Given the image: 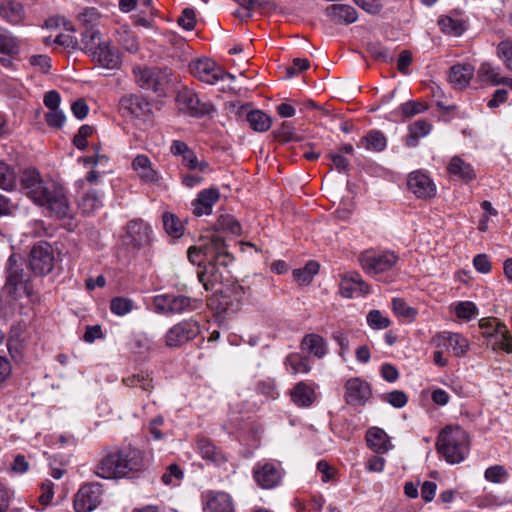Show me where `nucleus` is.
Returning a JSON list of instances; mask_svg holds the SVG:
<instances>
[{"instance_id": "f257e3e1", "label": "nucleus", "mask_w": 512, "mask_h": 512, "mask_svg": "<svg viewBox=\"0 0 512 512\" xmlns=\"http://www.w3.org/2000/svg\"><path fill=\"white\" fill-rule=\"evenodd\" d=\"M32 296L31 276L24 270L21 256L10 255L6 264V282L0 296V318L28 317Z\"/></svg>"}, {"instance_id": "f03ea898", "label": "nucleus", "mask_w": 512, "mask_h": 512, "mask_svg": "<svg viewBox=\"0 0 512 512\" xmlns=\"http://www.w3.org/2000/svg\"><path fill=\"white\" fill-rule=\"evenodd\" d=\"M228 247L229 245L223 236L212 234L202 244L188 248L189 261L202 267L197 272L198 279L207 291L214 290L215 285L223 282L224 275L220 268H227L234 260V256L228 250Z\"/></svg>"}, {"instance_id": "7ed1b4c3", "label": "nucleus", "mask_w": 512, "mask_h": 512, "mask_svg": "<svg viewBox=\"0 0 512 512\" xmlns=\"http://www.w3.org/2000/svg\"><path fill=\"white\" fill-rule=\"evenodd\" d=\"M20 182L26 196L43 207L50 216L59 219L69 216V201L66 190L60 183L52 179L44 180L36 169L25 170Z\"/></svg>"}, {"instance_id": "20e7f679", "label": "nucleus", "mask_w": 512, "mask_h": 512, "mask_svg": "<svg viewBox=\"0 0 512 512\" xmlns=\"http://www.w3.org/2000/svg\"><path fill=\"white\" fill-rule=\"evenodd\" d=\"M20 182L26 196L43 207L50 216L59 219L69 216V201L66 190L60 183L52 179L44 180L36 169L25 170Z\"/></svg>"}, {"instance_id": "39448f33", "label": "nucleus", "mask_w": 512, "mask_h": 512, "mask_svg": "<svg viewBox=\"0 0 512 512\" xmlns=\"http://www.w3.org/2000/svg\"><path fill=\"white\" fill-rule=\"evenodd\" d=\"M148 467L145 453L131 445L107 453L96 466V474L104 479H119Z\"/></svg>"}, {"instance_id": "423d86ee", "label": "nucleus", "mask_w": 512, "mask_h": 512, "mask_svg": "<svg viewBox=\"0 0 512 512\" xmlns=\"http://www.w3.org/2000/svg\"><path fill=\"white\" fill-rule=\"evenodd\" d=\"M436 449L448 463H461L469 453L467 432L459 426H446L438 435Z\"/></svg>"}, {"instance_id": "0eeeda50", "label": "nucleus", "mask_w": 512, "mask_h": 512, "mask_svg": "<svg viewBox=\"0 0 512 512\" xmlns=\"http://www.w3.org/2000/svg\"><path fill=\"white\" fill-rule=\"evenodd\" d=\"M360 264L363 270L377 280H385V273L394 269L399 261L398 255L393 251L365 250L360 254Z\"/></svg>"}, {"instance_id": "6e6552de", "label": "nucleus", "mask_w": 512, "mask_h": 512, "mask_svg": "<svg viewBox=\"0 0 512 512\" xmlns=\"http://www.w3.org/2000/svg\"><path fill=\"white\" fill-rule=\"evenodd\" d=\"M202 305L199 299L184 295L160 294L153 297L150 309L156 313L170 315L197 310Z\"/></svg>"}, {"instance_id": "1a4fd4ad", "label": "nucleus", "mask_w": 512, "mask_h": 512, "mask_svg": "<svg viewBox=\"0 0 512 512\" xmlns=\"http://www.w3.org/2000/svg\"><path fill=\"white\" fill-rule=\"evenodd\" d=\"M175 100L179 110L193 118H204L215 112V107L210 101L203 100L194 89L187 86L178 90Z\"/></svg>"}, {"instance_id": "9d476101", "label": "nucleus", "mask_w": 512, "mask_h": 512, "mask_svg": "<svg viewBox=\"0 0 512 512\" xmlns=\"http://www.w3.org/2000/svg\"><path fill=\"white\" fill-rule=\"evenodd\" d=\"M133 72L139 87L158 95L165 93L172 76V70L167 67H138Z\"/></svg>"}, {"instance_id": "9b49d317", "label": "nucleus", "mask_w": 512, "mask_h": 512, "mask_svg": "<svg viewBox=\"0 0 512 512\" xmlns=\"http://www.w3.org/2000/svg\"><path fill=\"white\" fill-rule=\"evenodd\" d=\"M119 111L125 117L143 122L152 117V103L140 94H125L119 100Z\"/></svg>"}, {"instance_id": "f8f14e48", "label": "nucleus", "mask_w": 512, "mask_h": 512, "mask_svg": "<svg viewBox=\"0 0 512 512\" xmlns=\"http://www.w3.org/2000/svg\"><path fill=\"white\" fill-rule=\"evenodd\" d=\"M103 489L100 483L83 484L74 496L73 506L76 512H92L102 502Z\"/></svg>"}, {"instance_id": "ddd939ff", "label": "nucleus", "mask_w": 512, "mask_h": 512, "mask_svg": "<svg viewBox=\"0 0 512 512\" xmlns=\"http://www.w3.org/2000/svg\"><path fill=\"white\" fill-rule=\"evenodd\" d=\"M479 329L488 338L493 350H504L512 353V337L503 322H479Z\"/></svg>"}, {"instance_id": "4468645a", "label": "nucleus", "mask_w": 512, "mask_h": 512, "mask_svg": "<svg viewBox=\"0 0 512 512\" xmlns=\"http://www.w3.org/2000/svg\"><path fill=\"white\" fill-rule=\"evenodd\" d=\"M54 253L50 244L41 241L33 246L29 255V267L38 276L50 273L54 267Z\"/></svg>"}, {"instance_id": "2eb2a0df", "label": "nucleus", "mask_w": 512, "mask_h": 512, "mask_svg": "<svg viewBox=\"0 0 512 512\" xmlns=\"http://www.w3.org/2000/svg\"><path fill=\"white\" fill-rule=\"evenodd\" d=\"M191 74L201 82L207 84H215L225 78H233V76L218 66L213 60L208 58L197 59L189 65Z\"/></svg>"}, {"instance_id": "dca6fc26", "label": "nucleus", "mask_w": 512, "mask_h": 512, "mask_svg": "<svg viewBox=\"0 0 512 512\" xmlns=\"http://www.w3.org/2000/svg\"><path fill=\"white\" fill-rule=\"evenodd\" d=\"M170 152L173 156L181 157V164L189 171L205 172L209 169V163L200 161L196 153L181 140H173L170 146Z\"/></svg>"}, {"instance_id": "f3484780", "label": "nucleus", "mask_w": 512, "mask_h": 512, "mask_svg": "<svg viewBox=\"0 0 512 512\" xmlns=\"http://www.w3.org/2000/svg\"><path fill=\"white\" fill-rule=\"evenodd\" d=\"M152 234L151 225L142 219H134L127 223L126 236L129 244L136 249L151 245Z\"/></svg>"}, {"instance_id": "a211bd4d", "label": "nucleus", "mask_w": 512, "mask_h": 512, "mask_svg": "<svg viewBox=\"0 0 512 512\" xmlns=\"http://www.w3.org/2000/svg\"><path fill=\"white\" fill-rule=\"evenodd\" d=\"M199 334L196 322H178L170 328L165 337L166 345L177 348L194 339Z\"/></svg>"}, {"instance_id": "6ab92c4d", "label": "nucleus", "mask_w": 512, "mask_h": 512, "mask_svg": "<svg viewBox=\"0 0 512 512\" xmlns=\"http://www.w3.org/2000/svg\"><path fill=\"white\" fill-rule=\"evenodd\" d=\"M344 388V400L352 406L364 405L372 394L369 383L359 377L348 379Z\"/></svg>"}, {"instance_id": "aec40b11", "label": "nucleus", "mask_w": 512, "mask_h": 512, "mask_svg": "<svg viewBox=\"0 0 512 512\" xmlns=\"http://www.w3.org/2000/svg\"><path fill=\"white\" fill-rule=\"evenodd\" d=\"M407 186L417 198L428 199L436 195V186L433 180L420 170L408 175Z\"/></svg>"}, {"instance_id": "412c9836", "label": "nucleus", "mask_w": 512, "mask_h": 512, "mask_svg": "<svg viewBox=\"0 0 512 512\" xmlns=\"http://www.w3.org/2000/svg\"><path fill=\"white\" fill-rule=\"evenodd\" d=\"M339 291L345 298H354L369 294L370 287L359 273L352 272L342 278Z\"/></svg>"}, {"instance_id": "4be33fe9", "label": "nucleus", "mask_w": 512, "mask_h": 512, "mask_svg": "<svg viewBox=\"0 0 512 512\" xmlns=\"http://www.w3.org/2000/svg\"><path fill=\"white\" fill-rule=\"evenodd\" d=\"M219 198L218 188L211 187L201 190L191 203L193 214L198 217L211 214L212 208Z\"/></svg>"}, {"instance_id": "5701e85b", "label": "nucleus", "mask_w": 512, "mask_h": 512, "mask_svg": "<svg viewBox=\"0 0 512 512\" xmlns=\"http://www.w3.org/2000/svg\"><path fill=\"white\" fill-rule=\"evenodd\" d=\"M0 17L13 26L21 25L26 17L25 8L17 0H0Z\"/></svg>"}, {"instance_id": "b1692460", "label": "nucleus", "mask_w": 512, "mask_h": 512, "mask_svg": "<svg viewBox=\"0 0 512 512\" xmlns=\"http://www.w3.org/2000/svg\"><path fill=\"white\" fill-rule=\"evenodd\" d=\"M448 174L465 184H469L476 179L474 167L464 161L460 156H453L447 165Z\"/></svg>"}, {"instance_id": "393cba45", "label": "nucleus", "mask_w": 512, "mask_h": 512, "mask_svg": "<svg viewBox=\"0 0 512 512\" xmlns=\"http://www.w3.org/2000/svg\"><path fill=\"white\" fill-rule=\"evenodd\" d=\"M93 61L106 69H118L121 65V57L116 47L107 42L92 55Z\"/></svg>"}, {"instance_id": "a878e982", "label": "nucleus", "mask_w": 512, "mask_h": 512, "mask_svg": "<svg viewBox=\"0 0 512 512\" xmlns=\"http://www.w3.org/2000/svg\"><path fill=\"white\" fill-rule=\"evenodd\" d=\"M283 471L280 464L267 462L258 468V485L265 489H272L281 482Z\"/></svg>"}, {"instance_id": "bb28decb", "label": "nucleus", "mask_w": 512, "mask_h": 512, "mask_svg": "<svg viewBox=\"0 0 512 512\" xmlns=\"http://www.w3.org/2000/svg\"><path fill=\"white\" fill-rule=\"evenodd\" d=\"M326 12L336 24L350 25L358 19L357 10L348 4H332L327 7Z\"/></svg>"}, {"instance_id": "cd10ccee", "label": "nucleus", "mask_w": 512, "mask_h": 512, "mask_svg": "<svg viewBox=\"0 0 512 512\" xmlns=\"http://www.w3.org/2000/svg\"><path fill=\"white\" fill-rule=\"evenodd\" d=\"M474 66L470 63H457L449 70V82L458 89H463L469 85L474 76Z\"/></svg>"}, {"instance_id": "c85d7f7f", "label": "nucleus", "mask_w": 512, "mask_h": 512, "mask_svg": "<svg viewBox=\"0 0 512 512\" xmlns=\"http://www.w3.org/2000/svg\"><path fill=\"white\" fill-rule=\"evenodd\" d=\"M131 166L137 172L141 181L145 183H156L160 179L158 171L152 167V163L147 155H137L133 159Z\"/></svg>"}, {"instance_id": "c756f323", "label": "nucleus", "mask_w": 512, "mask_h": 512, "mask_svg": "<svg viewBox=\"0 0 512 512\" xmlns=\"http://www.w3.org/2000/svg\"><path fill=\"white\" fill-rule=\"evenodd\" d=\"M366 442L368 447L376 453L383 454L392 449L387 433L378 427H371L366 433Z\"/></svg>"}, {"instance_id": "7c9ffc66", "label": "nucleus", "mask_w": 512, "mask_h": 512, "mask_svg": "<svg viewBox=\"0 0 512 512\" xmlns=\"http://www.w3.org/2000/svg\"><path fill=\"white\" fill-rule=\"evenodd\" d=\"M205 512H234L231 497L224 492H210L207 494Z\"/></svg>"}, {"instance_id": "2f4dec72", "label": "nucleus", "mask_w": 512, "mask_h": 512, "mask_svg": "<svg viewBox=\"0 0 512 512\" xmlns=\"http://www.w3.org/2000/svg\"><path fill=\"white\" fill-rule=\"evenodd\" d=\"M357 146L364 147L368 151L382 152L387 147V138L382 131L372 129L361 137Z\"/></svg>"}, {"instance_id": "473e14b6", "label": "nucleus", "mask_w": 512, "mask_h": 512, "mask_svg": "<svg viewBox=\"0 0 512 512\" xmlns=\"http://www.w3.org/2000/svg\"><path fill=\"white\" fill-rule=\"evenodd\" d=\"M428 109L427 104L417 100H408L398 106L392 112L396 117V121L406 122L417 114L423 113Z\"/></svg>"}, {"instance_id": "72a5a7b5", "label": "nucleus", "mask_w": 512, "mask_h": 512, "mask_svg": "<svg viewBox=\"0 0 512 512\" xmlns=\"http://www.w3.org/2000/svg\"><path fill=\"white\" fill-rule=\"evenodd\" d=\"M300 346L303 351H307L309 354L319 359L323 358L327 353V346L324 338L315 333L305 335Z\"/></svg>"}, {"instance_id": "f704fd0d", "label": "nucleus", "mask_w": 512, "mask_h": 512, "mask_svg": "<svg viewBox=\"0 0 512 512\" xmlns=\"http://www.w3.org/2000/svg\"><path fill=\"white\" fill-rule=\"evenodd\" d=\"M106 41L101 38V33L98 29H84L81 32V44L79 49L92 57L97 50L104 45Z\"/></svg>"}, {"instance_id": "c9c22d12", "label": "nucleus", "mask_w": 512, "mask_h": 512, "mask_svg": "<svg viewBox=\"0 0 512 512\" xmlns=\"http://www.w3.org/2000/svg\"><path fill=\"white\" fill-rule=\"evenodd\" d=\"M437 25L442 33L455 37L461 36L466 30L464 20L449 15H441L437 20Z\"/></svg>"}, {"instance_id": "e433bc0d", "label": "nucleus", "mask_w": 512, "mask_h": 512, "mask_svg": "<svg viewBox=\"0 0 512 512\" xmlns=\"http://www.w3.org/2000/svg\"><path fill=\"white\" fill-rule=\"evenodd\" d=\"M291 397L296 405L300 407H309L315 400V392L310 385L300 382L292 389Z\"/></svg>"}, {"instance_id": "4c0bfd02", "label": "nucleus", "mask_w": 512, "mask_h": 512, "mask_svg": "<svg viewBox=\"0 0 512 512\" xmlns=\"http://www.w3.org/2000/svg\"><path fill=\"white\" fill-rule=\"evenodd\" d=\"M102 206V196L96 189H89L78 200V207L83 214L89 215Z\"/></svg>"}, {"instance_id": "58836bf2", "label": "nucleus", "mask_w": 512, "mask_h": 512, "mask_svg": "<svg viewBox=\"0 0 512 512\" xmlns=\"http://www.w3.org/2000/svg\"><path fill=\"white\" fill-rule=\"evenodd\" d=\"M432 129V125L425 119H419L409 125V134L407 136L406 143L410 147H414L418 144V140L427 136Z\"/></svg>"}, {"instance_id": "ea45409f", "label": "nucleus", "mask_w": 512, "mask_h": 512, "mask_svg": "<svg viewBox=\"0 0 512 512\" xmlns=\"http://www.w3.org/2000/svg\"><path fill=\"white\" fill-rule=\"evenodd\" d=\"M275 138L282 144L301 142L303 136L299 134L292 122L284 121L280 128L274 131Z\"/></svg>"}, {"instance_id": "a19ab883", "label": "nucleus", "mask_w": 512, "mask_h": 512, "mask_svg": "<svg viewBox=\"0 0 512 512\" xmlns=\"http://www.w3.org/2000/svg\"><path fill=\"white\" fill-rule=\"evenodd\" d=\"M162 221L165 232L173 237L180 238L184 234V224L182 221L171 212H164Z\"/></svg>"}, {"instance_id": "79ce46f5", "label": "nucleus", "mask_w": 512, "mask_h": 512, "mask_svg": "<svg viewBox=\"0 0 512 512\" xmlns=\"http://www.w3.org/2000/svg\"><path fill=\"white\" fill-rule=\"evenodd\" d=\"M320 265L317 261H308L303 268L293 270L294 279L301 285L309 284L319 272Z\"/></svg>"}, {"instance_id": "37998d69", "label": "nucleus", "mask_w": 512, "mask_h": 512, "mask_svg": "<svg viewBox=\"0 0 512 512\" xmlns=\"http://www.w3.org/2000/svg\"><path fill=\"white\" fill-rule=\"evenodd\" d=\"M450 308L460 320H470L478 316V308L472 301H457L452 303Z\"/></svg>"}, {"instance_id": "c03bdc74", "label": "nucleus", "mask_w": 512, "mask_h": 512, "mask_svg": "<svg viewBox=\"0 0 512 512\" xmlns=\"http://www.w3.org/2000/svg\"><path fill=\"white\" fill-rule=\"evenodd\" d=\"M216 232L214 234H219L222 236L219 231L227 232L232 235H239L241 233V225L237 221V219L229 214L220 215L215 224Z\"/></svg>"}, {"instance_id": "a18cd8bd", "label": "nucleus", "mask_w": 512, "mask_h": 512, "mask_svg": "<svg viewBox=\"0 0 512 512\" xmlns=\"http://www.w3.org/2000/svg\"><path fill=\"white\" fill-rule=\"evenodd\" d=\"M207 306L213 312L217 320H221L220 317H225L229 313V298L225 295L215 294L208 298Z\"/></svg>"}, {"instance_id": "49530a36", "label": "nucleus", "mask_w": 512, "mask_h": 512, "mask_svg": "<svg viewBox=\"0 0 512 512\" xmlns=\"http://www.w3.org/2000/svg\"><path fill=\"white\" fill-rule=\"evenodd\" d=\"M391 308L394 316L397 318L415 319L418 316L417 309L408 305L403 298H393L391 301Z\"/></svg>"}, {"instance_id": "de8ad7c7", "label": "nucleus", "mask_w": 512, "mask_h": 512, "mask_svg": "<svg viewBox=\"0 0 512 512\" xmlns=\"http://www.w3.org/2000/svg\"><path fill=\"white\" fill-rule=\"evenodd\" d=\"M285 364L290 368L291 373H308L311 369L308 357L299 353H291L286 357Z\"/></svg>"}, {"instance_id": "09e8293b", "label": "nucleus", "mask_w": 512, "mask_h": 512, "mask_svg": "<svg viewBox=\"0 0 512 512\" xmlns=\"http://www.w3.org/2000/svg\"><path fill=\"white\" fill-rule=\"evenodd\" d=\"M16 186V173L14 169L4 161H0V188L11 191Z\"/></svg>"}, {"instance_id": "8fccbe9b", "label": "nucleus", "mask_w": 512, "mask_h": 512, "mask_svg": "<svg viewBox=\"0 0 512 512\" xmlns=\"http://www.w3.org/2000/svg\"><path fill=\"white\" fill-rule=\"evenodd\" d=\"M8 34L14 39L16 49L12 52H4L0 50V53L4 55L3 57H0V64L6 69L16 70L14 60L17 59L20 54L22 42L9 30Z\"/></svg>"}, {"instance_id": "3c124183", "label": "nucleus", "mask_w": 512, "mask_h": 512, "mask_svg": "<svg viewBox=\"0 0 512 512\" xmlns=\"http://www.w3.org/2000/svg\"><path fill=\"white\" fill-rule=\"evenodd\" d=\"M134 309V302L127 297H114L110 301V310L117 316H124Z\"/></svg>"}, {"instance_id": "603ef678", "label": "nucleus", "mask_w": 512, "mask_h": 512, "mask_svg": "<svg viewBox=\"0 0 512 512\" xmlns=\"http://www.w3.org/2000/svg\"><path fill=\"white\" fill-rule=\"evenodd\" d=\"M367 51L376 61L383 63H392L394 61L392 52L380 43L369 44Z\"/></svg>"}, {"instance_id": "864d4df0", "label": "nucleus", "mask_w": 512, "mask_h": 512, "mask_svg": "<svg viewBox=\"0 0 512 512\" xmlns=\"http://www.w3.org/2000/svg\"><path fill=\"white\" fill-rule=\"evenodd\" d=\"M447 346L456 356L463 355L468 350V340L458 333H448Z\"/></svg>"}, {"instance_id": "5fc2aeb1", "label": "nucleus", "mask_w": 512, "mask_h": 512, "mask_svg": "<svg viewBox=\"0 0 512 512\" xmlns=\"http://www.w3.org/2000/svg\"><path fill=\"white\" fill-rule=\"evenodd\" d=\"M199 452L204 459L216 462L220 459V453L209 439L202 438L197 443Z\"/></svg>"}, {"instance_id": "6e6d98bb", "label": "nucleus", "mask_w": 512, "mask_h": 512, "mask_svg": "<svg viewBox=\"0 0 512 512\" xmlns=\"http://www.w3.org/2000/svg\"><path fill=\"white\" fill-rule=\"evenodd\" d=\"M497 55L504 66L512 71V40L506 39L497 45Z\"/></svg>"}, {"instance_id": "4d7b16f0", "label": "nucleus", "mask_w": 512, "mask_h": 512, "mask_svg": "<svg viewBox=\"0 0 512 512\" xmlns=\"http://www.w3.org/2000/svg\"><path fill=\"white\" fill-rule=\"evenodd\" d=\"M93 126L82 125L77 134L73 137V145L79 150H85L88 146V138L93 134Z\"/></svg>"}, {"instance_id": "13d9d810", "label": "nucleus", "mask_w": 512, "mask_h": 512, "mask_svg": "<svg viewBox=\"0 0 512 512\" xmlns=\"http://www.w3.org/2000/svg\"><path fill=\"white\" fill-rule=\"evenodd\" d=\"M99 18V12L95 8H86L79 14V21L84 26V29H96Z\"/></svg>"}, {"instance_id": "bf43d9fd", "label": "nucleus", "mask_w": 512, "mask_h": 512, "mask_svg": "<svg viewBox=\"0 0 512 512\" xmlns=\"http://www.w3.org/2000/svg\"><path fill=\"white\" fill-rule=\"evenodd\" d=\"M123 382L126 386L136 387L139 386L144 391H151L153 388L152 380L148 375L137 374L123 379Z\"/></svg>"}, {"instance_id": "052dcab7", "label": "nucleus", "mask_w": 512, "mask_h": 512, "mask_svg": "<svg viewBox=\"0 0 512 512\" xmlns=\"http://www.w3.org/2000/svg\"><path fill=\"white\" fill-rule=\"evenodd\" d=\"M180 27L187 31H191L196 25V14L192 7H186L182 10L180 17L177 20Z\"/></svg>"}, {"instance_id": "680f3d73", "label": "nucleus", "mask_w": 512, "mask_h": 512, "mask_svg": "<svg viewBox=\"0 0 512 512\" xmlns=\"http://www.w3.org/2000/svg\"><path fill=\"white\" fill-rule=\"evenodd\" d=\"M240 5V8L234 12V15L241 21H246L253 16L256 0H234Z\"/></svg>"}, {"instance_id": "e2e57ef3", "label": "nucleus", "mask_w": 512, "mask_h": 512, "mask_svg": "<svg viewBox=\"0 0 512 512\" xmlns=\"http://www.w3.org/2000/svg\"><path fill=\"white\" fill-rule=\"evenodd\" d=\"M507 476V471L501 465L491 466L484 473L485 479L493 483H502L506 480Z\"/></svg>"}, {"instance_id": "0e129e2a", "label": "nucleus", "mask_w": 512, "mask_h": 512, "mask_svg": "<svg viewBox=\"0 0 512 512\" xmlns=\"http://www.w3.org/2000/svg\"><path fill=\"white\" fill-rule=\"evenodd\" d=\"M327 157L331 160V162L333 163L334 168L339 173H343V174H348L349 173V171L351 169L350 161L346 157H344L342 154H340V153H329L327 155Z\"/></svg>"}, {"instance_id": "69168bd1", "label": "nucleus", "mask_w": 512, "mask_h": 512, "mask_svg": "<svg viewBox=\"0 0 512 512\" xmlns=\"http://www.w3.org/2000/svg\"><path fill=\"white\" fill-rule=\"evenodd\" d=\"M310 67V61L306 58H295L292 64L286 68V77L292 78Z\"/></svg>"}, {"instance_id": "338daca9", "label": "nucleus", "mask_w": 512, "mask_h": 512, "mask_svg": "<svg viewBox=\"0 0 512 512\" xmlns=\"http://www.w3.org/2000/svg\"><path fill=\"white\" fill-rule=\"evenodd\" d=\"M29 63L43 74L49 73L52 67L51 58L48 55H32L29 58Z\"/></svg>"}, {"instance_id": "774afa93", "label": "nucleus", "mask_w": 512, "mask_h": 512, "mask_svg": "<svg viewBox=\"0 0 512 512\" xmlns=\"http://www.w3.org/2000/svg\"><path fill=\"white\" fill-rule=\"evenodd\" d=\"M385 400L395 408H402L408 402V397L401 390H394L385 396Z\"/></svg>"}]
</instances>
